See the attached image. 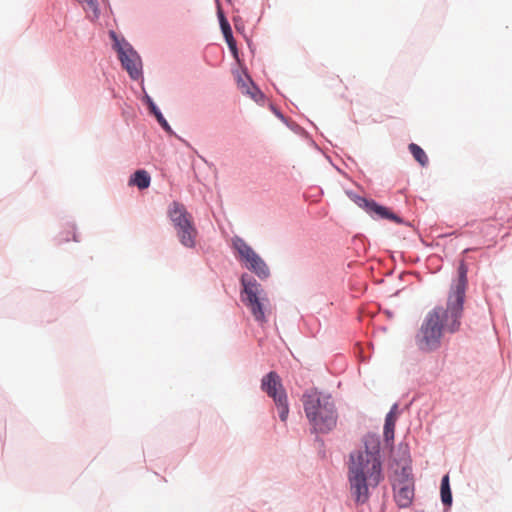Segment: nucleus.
Listing matches in <instances>:
<instances>
[{
    "instance_id": "nucleus-1",
    "label": "nucleus",
    "mask_w": 512,
    "mask_h": 512,
    "mask_svg": "<svg viewBox=\"0 0 512 512\" xmlns=\"http://www.w3.org/2000/svg\"><path fill=\"white\" fill-rule=\"evenodd\" d=\"M348 478L351 491L357 502L368 499V487L377 486L382 480L379 442L370 438L365 449L350 455Z\"/></svg>"
},
{
    "instance_id": "nucleus-2",
    "label": "nucleus",
    "mask_w": 512,
    "mask_h": 512,
    "mask_svg": "<svg viewBox=\"0 0 512 512\" xmlns=\"http://www.w3.org/2000/svg\"><path fill=\"white\" fill-rule=\"evenodd\" d=\"M453 306L452 303L447 302L446 309L437 307L427 314L416 337L417 345L421 350L436 349L444 330L453 333L459 329L463 309L456 310Z\"/></svg>"
},
{
    "instance_id": "nucleus-3",
    "label": "nucleus",
    "mask_w": 512,
    "mask_h": 512,
    "mask_svg": "<svg viewBox=\"0 0 512 512\" xmlns=\"http://www.w3.org/2000/svg\"><path fill=\"white\" fill-rule=\"evenodd\" d=\"M302 401L306 417L316 431L326 433L336 426L337 413L331 396L311 389Z\"/></svg>"
},
{
    "instance_id": "nucleus-4",
    "label": "nucleus",
    "mask_w": 512,
    "mask_h": 512,
    "mask_svg": "<svg viewBox=\"0 0 512 512\" xmlns=\"http://www.w3.org/2000/svg\"><path fill=\"white\" fill-rule=\"evenodd\" d=\"M241 300L250 310L255 321L263 324L267 321L269 300L261 285L251 276L246 274L241 277Z\"/></svg>"
},
{
    "instance_id": "nucleus-5",
    "label": "nucleus",
    "mask_w": 512,
    "mask_h": 512,
    "mask_svg": "<svg viewBox=\"0 0 512 512\" xmlns=\"http://www.w3.org/2000/svg\"><path fill=\"white\" fill-rule=\"evenodd\" d=\"M168 214L180 242L186 247H194L197 230L193 225L191 215L186 211L184 205L173 202L169 207Z\"/></svg>"
},
{
    "instance_id": "nucleus-6",
    "label": "nucleus",
    "mask_w": 512,
    "mask_h": 512,
    "mask_svg": "<svg viewBox=\"0 0 512 512\" xmlns=\"http://www.w3.org/2000/svg\"><path fill=\"white\" fill-rule=\"evenodd\" d=\"M232 247L237 251L240 260L245 263L247 269L255 273L260 279L269 277V267L244 239L235 236L232 239Z\"/></svg>"
},
{
    "instance_id": "nucleus-7",
    "label": "nucleus",
    "mask_w": 512,
    "mask_h": 512,
    "mask_svg": "<svg viewBox=\"0 0 512 512\" xmlns=\"http://www.w3.org/2000/svg\"><path fill=\"white\" fill-rule=\"evenodd\" d=\"M261 388L269 397L273 398L278 409L280 419L282 421H286L289 413V407L287 403V395L279 375L274 371L269 372L263 377Z\"/></svg>"
},
{
    "instance_id": "nucleus-8",
    "label": "nucleus",
    "mask_w": 512,
    "mask_h": 512,
    "mask_svg": "<svg viewBox=\"0 0 512 512\" xmlns=\"http://www.w3.org/2000/svg\"><path fill=\"white\" fill-rule=\"evenodd\" d=\"M110 36L114 40V47L116 48L119 59L122 63V66L129 73L132 79H138L142 75L141 70V59L138 54L130 47L127 43H120L118 40L116 33L114 31H110Z\"/></svg>"
},
{
    "instance_id": "nucleus-9",
    "label": "nucleus",
    "mask_w": 512,
    "mask_h": 512,
    "mask_svg": "<svg viewBox=\"0 0 512 512\" xmlns=\"http://www.w3.org/2000/svg\"><path fill=\"white\" fill-rule=\"evenodd\" d=\"M394 498L399 507L410 506L414 498V483L411 478L405 476L394 484Z\"/></svg>"
},
{
    "instance_id": "nucleus-10",
    "label": "nucleus",
    "mask_w": 512,
    "mask_h": 512,
    "mask_svg": "<svg viewBox=\"0 0 512 512\" xmlns=\"http://www.w3.org/2000/svg\"><path fill=\"white\" fill-rule=\"evenodd\" d=\"M459 281L453 292L449 295L448 302L452 303L454 309H463L465 290L467 285V268L461 263L458 268Z\"/></svg>"
},
{
    "instance_id": "nucleus-11",
    "label": "nucleus",
    "mask_w": 512,
    "mask_h": 512,
    "mask_svg": "<svg viewBox=\"0 0 512 512\" xmlns=\"http://www.w3.org/2000/svg\"><path fill=\"white\" fill-rule=\"evenodd\" d=\"M360 201V206L364 207L367 210V212L375 214L378 218L389 219L396 223L401 222V219L397 215L391 212L388 208L379 205L375 201L367 200L365 198H362Z\"/></svg>"
},
{
    "instance_id": "nucleus-12",
    "label": "nucleus",
    "mask_w": 512,
    "mask_h": 512,
    "mask_svg": "<svg viewBox=\"0 0 512 512\" xmlns=\"http://www.w3.org/2000/svg\"><path fill=\"white\" fill-rule=\"evenodd\" d=\"M396 410L397 405L395 404L385 418L384 437L387 442L392 441L394 439V429L397 419Z\"/></svg>"
},
{
    "instance_id": "nucleus-13",
    "label": "nucleus",
    "mask_w": 512,
    "mask_h": 512,
    "mask_svg": "<svg viewBox=\"0 0 512 512\" xmlns=\"http://www.w3.org/2000/svg\"><path fill=\"white\" fill-rule=\"evenodd\" d=\"M151 177L146 170H137L129 179L130 186H136L140 190L150 186Z\"/></svg>"
},
{
    "instance_id": "nucleus-14",
    "label": "nucleus",
    "mask_w": 512,
    "mask_h": 512,
    "mask_svg": "<svg viewBox=\"0 0 512 512\" xmlns=\"http://www.w3.org/2000/svg\"><path fill=\"white\" fill-rule=\"evenodd\" d=\"M440 492H441V500H442L443 504L451 505V503H452V493H451V489H450L449 476L448 475H445L442 478Z\"/></svg>"
},
{
    "instance_id": "nucleus-15",
    "label": "nucleus",
    "mask_w": 512,
    "mask_h": 512,
    "mask_svg": "<svg viewBox=\"0 0 512 512\" xmlns=\"http://www.w3.org/2000/svg\"><path fill=\"white\" fill-rule=\"evenodd\" d=\"M409 151L413 155L414 159L421 165L426 166L428 163V157L424 150L415 143L409 145Z\"/></svg>"
},
{
    "instance_id": "nucleus-16",
    "label": "nucleus",
    "mask_w": 512,
    "mask_h": 512,
    "mask_svg": "<svg viewBox=\"0 0 512 512\" xmlns=\"http://www.w3.org/2000/svg\"><path fill=\"white\" fill-rule=\"evenodd\" d=\"M149 108L150 111L155 115L158 123L161 125V127L167 131L171 132V127L169 126L168 122L162 115V113L159 111V109L156 107V105L152 102V100H149Z\"/></svg>"
},
{
    "instance_id": "nucleus-17",
    "label": "nucleus",
    "mask_w": 512,
    "mask_h": 512,
    "mask_svg": "<svg viewBox=\"0 0 512 512\" xmlns=\"http://www.w3.org/2000/svg\"><path fill=\"white\" fill-rule=\"evenodd\" d=\"M89 17L96 16V3L94 0H77Z\"/></svg>"
},
{
    "instance_id": "nucleus-18",
    "label": "nucleus",
    "mask_w": 512,
    "mask_h": 512,
    "mask_svg": "<svg viewBox=\"0 0 512 512\" xmlns=\"http://www.w3.org/2000/svg\"><path fill=\"white\" fill-rule=\"evenodd\" d=\"M221 28L223 30V34H224L225 38H228V37L231 38L232 31H231L230 25L224 18H221Z\"/></svg>"
},
{
    "instance_id": "nucleus-19",
    "label": "nucleus",
    "mask_w": 512,
    "mask_h": 512,
    "mask_svg": "<svg viewBox=\"0 0 512 512\" xmlns=\"http://www.w3.org/2000/svg\"><path fill=\"white\" fill-rule=\"evenodd\" d=\"M226 40H227V43H228L230 49L235 52L236 51V45H235V41L233 39V36L231 35V38L228 37V38H226Z\"/></svg>"
}]
</instances>
